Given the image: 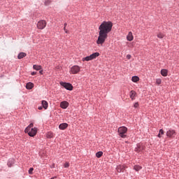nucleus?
Listing matches in <instances>:
<instances>
[{
  "mask_svg": "<svg viewBox=\"0 0 179 179\" xmlns=\"http://www.w3.org/2000/svg\"><path fill=\"white\" fill-rule=\"evenodd\" d=\"M64 167L65 169H68V167H69V162H66L64 165Z\"/></svg>",
  "mask_w": 179,
  "mask_h": 179,
  "instance_id": "29",
  "label": "nucleus"
},
{
  "mask_svg": "<svg viewBox=\"0 0 179 179\" xmlns=\"http://www.w3.org/2000/svg\"><path fill=\"white\" fill-rule=\"evenodd\" d=\"M128 131V128L125 127H120L117 129V132L121 138H127L125 134Z\"/></svg>",
  "mask_w": 179,
  "mask_h": 179,
  "instance_id": "2",
  "label": "nucleus"
},
{
  "mask_svg": "<svg viewBox=\"0 0 179 179\" xmlns=\"http://www.w3.org/2000/svg\"><path fill=\"white\" fill-rule=\"evenodd\" d=\"M156 85H157L158 86H159V85H162V79L157 78L156 80Z\"/></svg>",
  "mask_w": 179,
  "mask_h": 179,
  "instance_id": "27",
  "label": "nucleus"
},
{
  "mask_svg": "<svg viewBox=\"0 0 179 179\" xmlns=\"http://www.w3.org/2000/svg\"><path fill=\"white\" fill-rule=\"evenodd\" d=\"M47 26V22L45 20H40L37 23V27L39 29V30H43V29H45V27Z\"/></svg>",
  "mask_w": 179,
  "mask_h": 179,
  "instance_id": "4",
  "label": "nucleus"
},
{
  "mask_svg": "<svg viewBox=\"0 0 179 179\" xmlns=\"http://www.w3.org/2000/svg\"><path fill=\"white\" fill-rule=\"evenodd\" d=\"M27 54L24 52H20L17 58L18 59H22V58H24V57H26Z\"/></svg>",
  "mask_w": 179,
  "mask_h": 179,
  "instance_id": "17",
  "label": "nucleus"
},
{
  "mask_svg": "<svg viewBox=\"0 0 179 179\" xmlns=\"http://www.w3.org/2000/svg\"><path fill=\"white\" fill-rule=\"evenodd\" d=\"M61 86L64 87V89H66V90H73V86H72V84L69 83H64V82H60Z\"/></svg>",
  "mask_w": 179,
  "mask_h": 179,
  "instance_id": "5",
  "label": "nucleus"
},
{
  "mask_svg": "<svg viewBox=\"0 0 179 179\" xmlns=\"http://www.w3.org/2000/svg\"><path fill=\"white\" fill-rule=\"evenodd\" d=\"M32 87H34V85L33 84V83H27L26 88L28 90H31Z\"/></svg>",
  "mask_w": 179,
  "mask_h": 179,
  "instance_id": "14",
  "label": "nucleus"
},
{
  "mask_svg": "<svg viewBox=\"0 0 179 179\" xmlns=\"http://www.w3.org/2000/svg\"><path fill=\"white\" fill-rule=\"evenodd\" d=\"M157 37H158V38H164V34H162V33H159L157 34Z\"/></svg>",
  "mask_w": 179,
  "mask_h": 179,
  "instance_id": "26",
  "label": "nucleus"
},
{
  "mask_svg": "<svg viewBox=\"0 0 179 179\" xmlns=\"http://www.w3.org/2000/svg\"><path fill=\"white\" fill-rule=\"evenodd\" d=\"M33 69H35V71H41V69H43V68L41 67V66L40 65H36L34 64L33 66Z\"/></svg>",
  "mask_w": 179,
  "mask_h": 179,
  "instance_id": "16",
  "label": "nucleus"
},
{
  "mask_svg": "<svg viewBox=\"0 0 179 179\" xmlns=\"http://www.w3.org/2000/svg\"><path fill=\"white\" fill-rule=\"evenodd\" d=\"M131 80L132 82H134V83H136V82H139V77L138 76H133L131 78Z\"/></svg>",
  "mask_w": 179,
  "mask_h": 179,
  "instance_id": "19",
  "label": "nucleus"
},
{
  "mask_svg": "<svg viewBox=\"0 0 179 179\" xmlns=\"http://www.w3.org/2000/svg\"><path fill=\"white\" fill-rule=\"evenodd\" d=\"M100 55V53L99 52H94L93 54H92L91 55L86 57H83V61H92V59H96V58H97V57H99Z\"/></svg>",
  "mask_w": 179,
  "mask_h": 179,
  "instance_id": "3",
  "label": "nucleus"
},
{
  "mask_svg": "<svg viewBox=\"0 0 179 179\" xmlns=\"http://www.w3.org/2000/svg\"><path fill=\"white\" fill-rule=\"evenodd\" d=\"M68 25L67 23H64V27L66 28V26Z\"/></svg>",
  "mask_w": 179,
  "mask_h": 179,
  "instance_id": "37",
  "label": "nucleus"
},
{
  "mask_svg": "<svg viewBox=\"0 0 179 179\" xmlns=\"http://www.w3.org/2000/svg\"><path fill=\"white\" fill-rule=\"evenodd\" d=\"M55 178H57V177H52V178H50V179H55Z\"/></svg>",
  "mask_w": 179,
  "mask_h": 179,
  "instance_id": "38",
  "label": "nucleus"
},
{
  "mask_svg": "<svg viewBox=\"0 0 179 179\" xmlns=\"http://www.w3.org/2000/svg\"><path fill=\"white\" fill-rule=\"evenodd\" d=\"M127 39L128 40V41H132V40H134V35H132V32H129L127 36Z\"/></svg>",
  "mask_w": 179,
  "mask_h": 179,
  "instance_id": "13",
  "label": "nucleus"
},
{
  "mask_svg": "<svg viewBox=\"0 0 179 179\" xmlns=\"http://www.w3.org/2000/svg\"><path fill=\"white\" fill-rule=\"evenodd\" d=\"M129 97L130 99H131V100H135V98L136 97V92H135L134 90H131L129 92Z\"/></svg>",
  "mask_w": 179,
  "mask_h": 179,
  "instance_id": "11",
  "label": "nucleus"
},
{
  "mask_svg": "<svg viewBox=\"0 0 179 179\" xmlns=\"http://www.w3.org/2000/svg\"><path fill=\"white\" fill-rule=\"evenodd\" d=\"M117 173H121L122 171H124V167L122 166H118L117 168Z\"/></svg>",
  "mask_w": 179,
  "mask_h": 179,
  "instance_id": "20",
  "label": "nucleus"
},
{
  "mask_svg": "<svg viewBox=\"0 0 179 179\" xmlns=\"http://www.w3.org/2000/svg\"><path fill=\"white\" fill-rule=\"evenodd\" d=\"M59 129L64 130L68 128V124L67 123H62L59 126Z\"/></svg>",
  "mask_w": 179,
  "mask_h": 179,
  "instance_id": "12",
  "label": "nucleus"
},
{
  "mask_svg": "<svg viewBox=\"0 0 179 179\" xmlns=\"http://www.w3.org/2000/svg\"><path fill=\"white\" fill-rule=\"evenodd\" d=\"M134 108H138L139 107V103L138 102H136L134 106Z\"/></svg>",
  "mask_w": 179,
  "mask_h": 179,
  "instance_id": "31",
  "label": "nucleus"
},
{
  "mask_svg": "<svg viewBox=\"0 0 179 179\" xmlns=\"http://www.w3.org/2000/svg\"><path fill=\"white\" fill-rule=\"evenodd\" d=\"M38 110H43V107H41V106L38 107Z\"/></svg>",
  "mask_w": 179,
  "mask_h": 179,
  "instance_id": "36",
  "label": "nucleus"
},
{
  "mask_svg": "<svg viewBox=\"0 0 179 179\" xmlns=\"http://www.w3.org/2000/svg\"><path fill=\"white\" fill-rule=\"evenodd\" d=\"M64 30L65 33H66V34L69 33V31H68V29H66V28L64 27Z\"/></svg>",
  "mask_w": 179,
  "mask_h": 179,
  "instance_id": "33",
  "label": "nucleus"
},
{
  "mask_svg": "<svg viewBox=\"0 0 179 179\" xmlns=\"http://www.w3.org/2000/svg\"><path fill=\"white\" fill-rule=\"evenodd\" d=\"M143 150H145V145L142 144H138L137 148H136L135 151L136 152H142Z\"/></svg>",
  "mask_w": 179,
  "mask_h": 179,
  "instance_id": "10",
  "label": "nucleus"
},
{
  "mask_svg": "<svg viewBox=\"0 0 179 179\" xmlns=\"http://www.w3.org/2000/svg\"><path fill=\"white\" fill-rule=\"evenodd\" d=\"M80 72V68L79 66H73L71 69V73L73 75H76V73H79Z\"/></svg>",
  "mask_w": 179,
  "mask_h": 179,
  "instance_id": "6",
  "label": "nucleus"
},
{
  "mask_svg": "<svg viewBox=\"0 0 179 179\" xmlns=\"http://www.w3.org/2000/svg\"><path fill=\"white\" fill-rule=\"evenodd\" d=\"M46 136L49 139H51V138H54V134H52V132H48Z\"/></svg>",
  "mask_w": 179,
  "mask_h": 179,
  "instance_id": "24",
  "label": "nucleus"
},
{
  "mask_svg": "<svg viewBox=\"0 0 179 179\" xmlns=\"http://www.w3.org/2000/svg\"><path fill=\"white\" fill-rule=\"evenodd\" d=\"M33 127H34V124H33V123H31L24 130V132H29V131H30L31 128H33Z\"/></svg>",
  "mask_w": 179,
  "mask_h": 179,
  "instance_id": "18",
  "label": "nucleus"
},
{
  "mask_svg": "<svg viewBox=\"0 0 179 179\" xmlns=\"http://www.w3.org/2000/svg\"><path fill=\"white\" fill-rule=\"evenodd\" d=\"M39 73H41V75H43V70H41V71H39Z\"/></svg>",
  "mask_w": 179,
  "mask_h": 179,
  "instance_id": "35",
  "label": "nucleus"
},
{
  "mask_svg": "<svg viewBox=\"0 0 179 179\" xmlns=\"http://www.w3.org/2000/svg\"><path fill=\"white\" fill-rule=\"evenodd\" d=\"M50 3H51V0H46L45 1V6H48V5H50Z\"/></svg>",
  "mask_w": 179,
  "mask_h": 179,
  "instance_id": "28",
  "label": "nucleus"
},
{
  "mask_svg": "<svg viewBox=\"0 0 179 179\" xmlns=\"http://www.w3.org/2000/svg\"><path fill=\"white\" fill-rule=\"evenodd\" d=\"M176 131L173 129H169L166 131V136H168V138H174L176 136Z\"/></svg>",
  "mask_w": 179,
  "mask_h": 179,
  "instance_id": "8",
  "label": "nucleus"
},
{
  "mask_svg": "<svg viewBox=\"0 0 179 179\" xmlns=\"http://www.w3.org/2000/svg\"><path fill=\"white\" fill-rule=\"evenodd\" d=\"M8 164L9 167H10V165H9V163Z\"/></svg>",
  "mask_w": 179,
  "mask_h": 179,
  "instance_id": "39",
  "label": "nucleus"
},
{
  "mask_svg": "<svg viewBox=\"0 0 179 179\" xmlns=\"http://www.w3.org/2000/svg\"><path fill=\"white\" fill-rule=\"evenodd\" d=\"M162 135H164V131L162 129H159L158 138H162Z\"/></svg>",
  "mask_w": 179,
  "mask_h": 179,
  "instance_id": "22",
  "label": "nucleus"
},
{
  "mask_svg": "<svg viewBox=\"0 0 179 179\" xmlns=\"http://www.w3.org/2000/svg\"><path fill=\"white\" fill-rule=\"evenodd\" d=\"M113 29V22L110 21H103L101 26L99 27V36L96 40V44L98 45H103V43H106L107 37H108V33Z\"/></svg>",
  "mask_w": 179,
  "mask_h": 179,
  "instance_id": "1",
  "label": "nucleus"
},
{
  "mask_svg": "<svg viewBox=\"0 0 179 179\" xmlns=\"http://www.w3.org/2000/svg\"><path fill=\"white\" fill-rule=\"evenodd\" d=\"M134 169L136 171H139V170H142V166L136 165L134 166Z\"/></svg>",
  "mask_w": 179,
  "mask_h": 179,
  "instance_id": "23",
  "label": "nucleus"
},
{
  "mask_svg": "<svg viewBox=\"0 0 179 179\" xmlns=\"http://www.w3.org/2000/svg\"><path fill=\"white\" fill-rule=\"evenodd\" d=\"M42 106L45 110H47V108H48V102L46 101H42Z\"/></svg>",
  "mask_w": 179,
  "mask_h": 179,
  "instance_id": "15",
  "label": "nucleus"
},
{
  "mask_svg": "<svg viewBox=\"0 0 179 179\" xmlns=\"http://www.w3.org/2000/svg\"><path fill=\"white\" fill-rule=\"evenodd\" d=\"M60 107L61 108H63L64 110L68 108L69 107V103L68 101H64L60 103Z\"/></svg>",
  "mask_w": 179,
  "mask_h": 179,
  "instance_id": "9",
  "label": "nucleus"
},
{
  "mask_svg": "<svg viewBox=\"0 0 179 179\" xmlns=\"http://www.w3.org/2000/svg\"><path fill=\"white\" fill-rule=\"evenodd\" d=\"M126 58H127L128 59H129L130 58H132V56H131V55H127L126 56Z\"/></svg>",
  "mask_w": 179,
  "mask_h": 179,
  "instance_id": "32",
  "label": "nucleus"
},
{
  "mask_svg": "<svg viewBox=\"0 0 179 179\" xmlns=\"http://www.w3.org/2000/svg\"><path fill=\"white\" fill-rule=\"evenodd\" d=\"M34 171V169L30 168L29 170V174H33V171Z\"/></svg>",
  "mask_w": 179,
  "mask_h": 179,
  "instance_id": "30",
  "label": "nucleus"
},
{
  "mask_svg": "<svg viewBox=\"0 0 179 179\" xmlns=\"http://www.w3.org/2000/svg\"><path fill=\"white\" fill-rule=\"evenodd\" d=\"M25 133L28 134L29 136H36V135L37 134V128H31V130L29 129V131Z\"/></svg>",
  "mask_w": 179,
  "mask_h": 179,
  "instance_id": "7",
  "label": "nucleus"
},
{
  "mask_svg": "<svg viewBox=\"0 0 179 179\" xmlns=\"http://www.w3.org/2000/svg\"><path fill=\"white\" fill-rule=\"evenodd\" d=\"M167 73H168V71L166 69L161 70V75H162V76H167Z\"/></svg>",
  "mask_w": 179,
  "mask_h": 179,
  "instance_id": "21",
  "label": "nucleus"
},
{
  "mask_svg": "<svg viewBox=\"0 0 179 179\" xmlns=\"http://www.w3.org/2000/svg\"><path fill=\"white\" fill-rule=\"evenodd\" d=\"M31 75H32V76H34V75H37V72L34 71L31 73Z\"/></svg>",
  "mask_w": 179,
  "mask_h": 179,
  "instance_id": "34",
  "label": "nucleus"
},
{
  "mask_svg": "<svg viewBox=\"0 0 179 179\" xmlns=\"http://www.w3.org/2000/svg\"><path fill=\"white\" fill-rule=\"evenodd\" d=\"M96 157H98V159H100V157H101V156H103V152L99 151V152H96Z\"/></svg>",
  "mask_w": 179,
  "mask_h": 179,
  "instance_id": "25",
  "label": "nucleus"
}]
</instances>
